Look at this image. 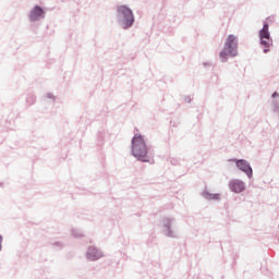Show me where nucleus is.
<instances>
[{
  "label": "nucleus",
  "instance_id": "19",
  "mask_svg": "<svg viewBox=\"0 0 279 279\" xmlns=\"http://www.w3.org/2000/svg\"><path fill=\"white\" fill-rule=\"evenodd\" d=\"M204 66H210V64H208V63H204Z\"/></svg>",
  "mask_w": 279,
  "mask_h": 279
},
{
  "label": "nucleus",
  "instance_id": "9",
  "mask_svg": "<svg viewBox=\"0 0 279 279\" xmlns=\"http://www.w3.org/2000/svg\"><path fill=\"white\" fill-rule=\"evenodd\" d=\"M259 47L263 49V53H269V51H271V47H274V38L268 37L259 39Z\"/></svg>",
  "mask_w": 279,
  "mask_h": 279
},
{
  "label": "nucleus",
  "instance_id": "8",
  "mask_svg": "<svg viewBox=\"0 0 279 279\" xmlns=\"http://www.w3.org/2000/svg\"><path fill=\"white\" fill-rule=\"evenodd\" d=\"M86 258L92 262L99 260V258H104V252L95 246H89L86 252Z\"/></svg>",
  "mask_w": 279,
  "mask_h": 279
},
{
  "label": "nucleus",
  "instance_id": "13",
  "mask_svg": "<svg viewBox=\"0 0 279 279\" xmlns=\"http://www.w3.org/2000/svg\"><path fill=\"white\" fill-rule=\"evenodd\" d=\"M26 101H27V104H29V106H32L33 104L36 102V96H28L26 98Z\"/></svg>",
  "mask_w": 279,
  "mask_h": 279
},
{
  "label": "nucleus",
  "instance_id": "5",
  "mask_svg": "<svg viewBox=\"0 0 279 279\" xmlns=\"http://www.w3.org/2000/svg\"><path fill=\"white\" fill-rule=\"evenodd\" d=\"M173 221H175V219H173V218H165L162 220L163 234L166 236H169V239H178V236H179V234L175 231H173V229H171Z\"/></svg>",
  "mask_w": 279,
  "mask_h": 279
},
{
  "label": "nucleus",
  "instance_id": "14",
  "mask_svg": "<svg viewBox=\"0 0 279 279\" xmlns=\"http://www.w3.org/2000/svg\"><path fill=\"white\" fill-rule=\"evenodd\" d=\"M272 110H274V112H279V104H278V100L272 101Z\"/></svg>",
  "mask_w": 279,
  "mask_h": 279
},
{
  "label": "nucleus",
  "instance_id": "2",
  "mask_svg": "<svg viewBox=\"0 0 279 279\" xmlns=\"http://www.w3.org/2000/svg\"><path fill=\"white\" fill-rule=\"evenodd\" d=\"M236 56H239V38L231 34L226 38L219 58L221 62H228V58H236Z\"/></svg>",
  "mask_w": 279,
  "mask_h": 279
},
{
  "label": "nucleus",
  "instance_id": "20",
  "mask_svg": "<svg viewBox=\"0 0 279 279\" xmlns=\"http://www.w3.org/2000/svg\"><path fill=\"white\" fill-rule=\"evenodd\" d=\"M54 245L58 246V245H60V243H59V242H56Z\"/></svg>",
  "mask_w": 279,
  "mask_h": 279
},
{
  "label": "nucleus",
  "instance_id": "7",
  "mask_svg": "<svg viewBox=\"0 0 279 279\" xmlns=\"http://www.w3.org/2000/svg\"><path fill=\"white\" fill-rule=\"evenodd\" d=\"M229 189H230L231 193L239 194V193H243V191H245L246 185H245V182H243L240 179H232L229 182Z\"/></svg>",
  "mask_w": 279,
  "mask_h": 279
},
{
  "label": "nucleus",
  "instance_id": "17",
  "mask_svg": "<svg viewBox=\"0 0 279 279\" xmlns=\"http://www.w3.org/2000/svg\"><path fill=\"white\" fill-rule=\"evenodd\" d=\"M276 97H279L278 92H275V93L272 94V98H276Z\"/></svg>",
  "mask_w": 279,
  "mask_h": 279
},
{
  "label": "nucleus",
  "instance_id": "15",
  "mask_svg": "<svg viewBox=\"0 0 279 279\" xmlns=\"http://www.w3.org/2000/svg\"><path fill=\"white\" fill-rule=\"evenodd\" d=\"M3 250V236L0 235V252Z\"/></svg>",
  "mask_w": 279,
  "mask_h": 279
},
{
  "label": "nucleus",
  "instance_id": "11",
  "mask_svg": "<svg viewBox=\"0 0 279 279\" xmlns=\"http://www.w3.org/2000/svg\"><path fill=\"white\" fill-rule=\"evenodd\" d=\"M258 38L265 39V38H271V33H269V24L264 23L263 28L258 33Z\"/></svg>",
  "mask_w": 279,
  "mask_h": 279
},
{
  "label": "nucleus",
  "instance_id": "10",
  "mask_svg": "<svg viewBox=\"0 0 279 279\" xmlns=\"http://www.w3.org/2000/svg\"><path fill=\"white\" fill-rule=\"evenodd\" d=\"M202 197H204V199H207L208 202L210 201L219 202V199H221V194L219 193L213 194L208 192V190H205L202 192Z\"/></svg>",
  "mask_w": 279,
  "mask_h": 279
},
{
  "label": "nucleus",
  "instance_id": "4",
  "mask_svg": "<svg viewBox=\"0 0 279 279\" xmlns=\"http://www.w3.org/2000/svg\"><path fill=\"white\" fill-rule=\"evenodd\" d=\"M232 162H235V167L239 169V171H242V173H245V175L248 179H252L254 175V170L252 169V166L250 165V161L245 159H231Z\"/></svg>",
  "mask_w": 279,
  "mask_h": 279
},
{
  "label": "nucleus",
  "instance_id": "1",
  "mask_svg": "<svg viewBox=\"0 0 279 279\" xmlns=\"http://www.w3.org/2000/svg\"><path fill=\"white\" fill-rule=\"evenodd\" d=\"M131 154L140 162H151V158H154L151 146L147 145V140L141 134H135L132 137Z\"/></svg>",
  "mask_w": 279,
  "mask_h": 279
},
{
  "label": "nucleus",
  "instance_id": "16",
  "mask_svg": "<svg viewBox=\"0 0 279 279\" xmlns=\"http://www.w3.org/2000/svg\"><path fill=\"white\" fill-rule=\"evenodd\" d=\"M47 97H48V99H54L53 94H51V93H48Z\"/></svg>",
  "mask_w": 279,
  "mask_h": 279
},
{
  "label": "nucleus",
  "instance_id": "3",
  "mask_svg": "<svg viewBox=\"0 0 279 279\" xmlns=\"http://www.w3.org/2000/svg\"><path fill=\"white\" fill-rule=\"evenodd\" d=\"M117 21L118 25L122 29H130L136 19L134 17V11L130 7L123 4L117 7Z\"/></svg>",
  "mask_w": 279,
  "mask_h": 279
},
{
  "label": "nucleus",
  "instance_id": "18",
  "mask_svg": "<svg viewBox=\"0 0 279 279\" xmlns=\"http://www.w3.org/2000/svg\"><path fill=\"white\" fill-rule=\"evenodd\" d=\"M185 101H187V104H191V98H190V96H189V97H185Z\"/></svg>",
  "mask_w": 279,
  "mask_h": 279
},
{
  "label": "nucleus",
  "instance_id": "6",
  "mask_svg": "<svg viewBox=\"0 0 279 279\" xmlns=\"http://www.w3.org/2000/svg\"><path fill=\"white\" fill-rule=\"evenodd\" d=\"M46 14L47 13L40 5H35L31 10V12L28 14V19H29L31 23H36V21H41V19H45Z\"/></svg>",
  "mask_w": 279,
  "mask_h": 279
},
{
  "label": "nucleus",
  "instance_id": "12",
  "mask_svg": "<svg viewBox=\"0 0 279 279\" xmlns=\"http://www.w3.org/2000/svg\"><path fill=\"white\" fill-rule=\"evenodd\" d=\"M72 236L75 239H82V236H84V232L78 229H72Z\"/></svg>",
  "mask_w": 279,
  "mask_h": 279
}]
</instances>
